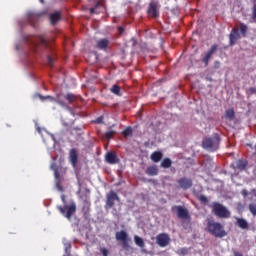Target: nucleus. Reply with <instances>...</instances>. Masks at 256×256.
<instances>
[{
	"label": "nucleus",
	"instance_id": "obj_26",
	"mask_svg": "<svg viewBox=\"0 0 256 256\" xmlns=\"http://www.w3.org/2000/svg\"><path fill=\"white\" fill-rule=\"evenodd\" d=\"M65 99L66 101H69V103H75V101H77V96L73 93H67Z\"/></svg>",
	"mask_w": 256,
	"mask_h": 256
},
{
	"label": "nucleus",
	"instance_id": "obj_32",
	"mask_svg": "<svg viewBox=\"0 0 256 256\" xmlns=\"http://www.w3.org/2000/svg\"><path fill=\"white\" fill-rule=\"evenodd\" d=\"M55 181H56V187L58 191H63V187L61 186V176H59L58 178H55Z\"/></svg>",
	"mask_w": 256,
	"mask_h": 256
},
{
	"label": "nucleus",
	"instance_id": "obj_45",
	"mask_svg": "<svg viewBox=\"0 0 256 256\" xmlns=\"http://www.w3.org/2000/svg\"><path fill=\"white\" fill-rule=\"evenodd\" d=\"M215 66H216V67H219V61H216V62H215Z\"/></svg>",
	"mask_w": 256,
	"mask_h": 256
},
{
	"label": "nucleus",
	"instance_id": "obj_7",
	"mask_svg": "<svg viewBox=\"0 0 256 256\" xmlns=\"http://www.w3.org/2000/svg\"><path fill=\"white\" fill-rule=\"evenodd\" d=\"M172 212L177 213L178 219H190L189 210L183 206H173Z\"/></svg>",
	"mask_w": 256,
	"mask_h": 256
},
{
	"label": "nucleus",
	"instance_id": "obj_40",
	"mask_svg": "<svg viewBox=\"0 0 256 256\" xmlns=\"http://www.w3.org/2000/svg\"><path fill=\"white\" fill-rule=\"evenodd\" d=\"M249 92H250L252 95H255V94H256V88H255V87L249 88Z\"/></svg>",
	"mask_w": 256,
	"mask_h": 256
},
{
	"label": "nucleus",
	"instance_id": "obj_22",
	"mask_svg": "<svg viewBox=\"0 0 256 256\" xmlns=\"http://www.w3.org/2000/svg\"><path fill=\"white\" fill-rule=\"evenodd\" d=\"M149 15H152V17H159V12L157 11V5L154 3H150L148 8Z\"/></svg>",
	"mask_w": 256,
	"mask_h": 256
},
{
	"label": "nucleus",
	"instance_id": "obj_21",
	"mask_svg": "<svg viewBox=\"0 0 256 256\" xmlns=\"http://www.w3.org/2000/svg\"><path fill=\"white\" fill-rule=\"evenodd\" d=\"M224 119H227L228 121H233L235 119V110L233 108H229L224 112Z\"/></svg>",
	"mask_w": 256,
	"mask_h": 256
},
{
	"label": "nucleus",
	"instance_id": "obj_43",
	"mask_svg": "<svg viewBox=\"0 0 256 256\" xmlns=\"http://www.w3.org/2000/svg\"><path fill=\"white\" fill-rule=\"evenodd\" d=\"M118 30H119L120 33H123V28L122 27H119Z\"/></svg>",
	"mask_w": 256,
	"mask_h": 256
},
{
	"label": "nucleus",
	"instance_id": "obj_14",
	"mask_svg": "<svg viewBox=\"0 0 256 256\" xmlns=\"http://www.w3.org/2000/svg\"><path fill=\"white\" fill-rule=\"evenodd\" d=\"M106 163H109L110 165H115L119 163V158L117 157V153L115 152H107L105 155Z\"/></svg>",
	"mask_w": 256,
	"mask_h": 256
},
{
	"label": "nucleus",
	"instance_id": "obj_23",
	"mask_svg": "<svg viewBox=\"0 0 256 256\" xmlns=\"http://www.w3.org/2000/svg\"><path fill=\"white\" fill-rule=\"evenodd\" d=\"M234 168L238 169V171H245V169H247V161L245 160L236 161V165L234 166Z\"/></svg>",
	"mask_w": 256,
	"mask_h": 256
},
{
	"label": "nucleus",
	"instance_id": "obj_41",
	"mask_svg": "<svg viewBox=\"0 0 256 256\" xmlns=\"http://www.w3.org/2000/svg\"><path fill=\"white\" fill-rule=\"evenodd\" d=\"M234 256H243V254H241L239 252H234Z\"/></svg>",
	"mask_w": 256,
	"mask_h": 256
},
{
	"label": "nucleus",
	"instance_id": "obj_15",
	"mask_svg": "<svg viewBox=\"0 0 256 256\" xmlns=\"http://www.w3.org/2000/svg\"><path fill=\"white\" fill-rule=\"evenodd\" d=\"M107 47H109V39L103 38L96 42V49H100V51H107Z\"/></svg>",
	"mask_w": 256,
	"mask_h": 256
},
{
	"label": "nucleus",
	"instance_id": "obj_27",
	"mask_svg": "<svg viewBox=\"0 0 256 256\" xmlns=\"http://www.w3.org/2000/svg\"><path fill=\"white\" fill-rule=\"evenodd\" d=\"M247 31H248L247 25L245 23H241L240 24V33H241L242 37H247Z\"/></svg>",
	"mask_w": 256,
	"mask_h": 256
},
{
	"label": "nucleus",
	"instance_id": "obj_42",
	"mask_svg": "<svg viewBox=\"0 0 256 256\" xmlns=\"http://www.w3.org/2000/svg\"><path fill=\"white\" fill-rule=\"evenodd\" d=\"M90 13H95V8H90Z\"/></svg>",
	"mask_w": 256,
	"mask_h": 256
},
{
	"label": "nucleus",
	"instance_id": "obj_30",
	"mask_svg": "<svg viewBox=\"0 0 256 256\" xmlns=\"http://www.w3.org/2000/svg\"><path fill=\"white\" fill-rule=\"evenodd\" d=\"M122 135H124V137H129V135H133V128H131V126L127 127L123 130Z\"/></svg>",
	"mask_w": 256,
	"mask_h": 256
},
{
	"label": "nucleus",
	"instance_id": "obj_44",
	"mask_svg": "<svg viewBox=\"0 0 256 256\" xmlns=\"http://www.w3.org/2000/svg\"><path fill=\"white\" fill-rule=\"evenodd\" d=\"M61 199H62L63 203H65V196L64 195L61 196Z\"/></svg>",
	"mask_w": 256,
	"mask_h": 256
},
{
	"label": "nucleus",
	"instance_id": "obj_4",
	"mask_svg": "<svg viewBox=\"0 0 256 256\" xmlns=\"http://www.w3.org/2000/svg\"><path fill=\"white\" fill-rule=\"evenodd\" d=\"M202 147L207 151H217L219 149V136L216 135L212 138H204Z\"/></svg>",
	"mask_w": 256,
	"mask_h": 256
},
{
	"label": "nucleus",
	"instance_id": "obj_47",
	"mask_svg": "<svg viewBox=\"0 0 256 256\" xmlns=\"http://www.w3.org/2000/svg\"><path fill=\"white\" fill-rule=\"evenodd\" d=\"M86 193H88V194L90 193V192H89V189H86Z\"/></svg>",
	"mask_w": 256,
	"mask_h": 256
},
{
	"label": "nucleus",
	"instance_id": "obj_25",
	"mask_svg": "<svg viewBox=\"0 0 256 256\" xmlns=\"http://www.w3.org/2000/svg\"><path fill=\"white\" fill-rule=\"evenodd\" d=\"M171 165H173V162L169 158H164L161 162V167H163V169H169Z\"/></svg>",
	"mask_w": 256,
	"mask_h": 256
},
{
	"label": "nucleus",
	"instance_id": "obj_6",
	"mask_svg": "<svg viewBox=\"0 0 256 256\" xmlns=\"http://www.w3.org/2000/svg\"><path fill=\"white\" fill-rule=\"evenodd\" d=\"M115 201H120L119 195H117L115 191H110L106 195L105 209H113V206L115 205Z\"/></svg>",
	"mask_w": 256,
	"mask_h": 256
},
{
	"label": "nucleus",
	"instance_id": "obj_10",
	"mask_svg": "<svg viewBox=\"0 0 256 256\" xmlns=\"http://www.w3.org/2000/svg\"><path fill=\"white\" fill-rule=\"evenodd\" d=\"M218 48L219 45L213 44L211 48L207 51L205 56L202 58V63H204L205 67L209 65V61L211 60V57H213V53H215Z\"/></svg>",
	"mask_w": 256,
	"mask_h": 256
},
{
	"label": "nucleus",
	"instance_id": "obj_19",
	"mask_svg": "<svg viewBox=\"0 0 256 256\" xmlns=\"http://www.w3.org/2000/svg\"><path fill=\"white\" fill-rule=\"evenodd\" d=\"M151 161H153V163H159V161H161V159H163V153L159 152V151H154L151 156H150Z\"/></svg>",
	"mask_w": 256,
	"mask_h": 256
},
{
	"label": "nucleus",
	"instance_id": "obj_1",
	"mask_svg": "<svg viewBox=\"0 0 256 256\" xmlns=\"http://www.w3.org/2000/svg\"><path fill=\"white\" fill-rule=\"evenodd\" d=\"M206 231L218 239L226 237L227 235V232L225 231V228L222 226V224L213 220L207 222Z\"/></svg>",
	"mask_w": 256,
	"mask_h": 256
},
{
	"label": "nucleus",
	"instance_id": "obj_13",
	"mask_svg": "<svg viewBox=\"0 0 256 256\" xmlns=\"http://www.w3.org/2000/svg\"><path fill=\"white\" fill-rule=\"evenodd\" d=\"M69 161L72 167H77V163H79V153L77 152V149L72 148L69 151Z\"/></svg>",
	"mask_w": 256,
	"mask_h": 256
},
{
	"label": "nucleus",
	"instance_id": "obj_24",
	"mask_svg": "<svg viewBox=\"0 0 256 256\" xmlns=\"http://www.w3.org/2000/svg\"><path fill=\"white\" fill-rule=\"evenodd\" d=\"M134 243L137 245V247H141V249L145 247V241H143V238L137 235L134 236Z\"/></svg>",
	"mask_w": 256,
	"mask_h": 256
},
{
	"label": "nucleus",
	"instance_id": "obj_39",
	"mask_svg": "<svg viewBox=\"0 0 256 256\" xmlns=\"http://www.w3.org/2000/svg\"><path fill=\"white\" fill-rule=\"evenodd\" d=\"M94 123H97L98 125H101V123H103V116H100V117L96 118Z\"/></svg>",
	"mask_w": 256,
	"mask_h": 256
},
{
	"label": "nucleus",
	"instance_id": "obj_48",
	"mask_svg": "<svg viewBox=\"0 0 256 256\" xmlns=\"http://www.w3.org/2000/svg\"><path fill=\"white\" fill-rule=\"evenodd\" d=\"M40 2H41V3H44V1H43V0H40Z\"/></svg>",
	"mask_w": 256,
	"mask_h": 256
},
{
	"label": "nucleus",
	"instance_id": "obj_5",
	"mask_svg": "<svg viewBox=\"0 0 256 256\" xmlns=\"http://www.w3.org/2000/svg\"><path fill=\"white\" fill-rule=\"evenodd\" d=\"M116 241L122 242V247L125 249V251H129L131 246L129 245V241H131V238H129V235L125 232V230H121L116 232L115 234Z\"/></svg>",
	"mask_w": 256,
	"mask_h": 256
},
{
	"label": "nucleus",
	"instance_id": "obj_20",
	"mask_svg": "<svg viewBox=\"0 0 256 256\" xmlns=\"http://www.w3.org/2000/svg\"><path fill=\"white\" fill-rule=\"evenodd\" d=\"M236 225L240 229H249V223L243 218H236Z\"/></svg>",
	"mask_w": 256,
	"mask_h": 256
},
{
	"label": "nucleus",
	"instance_id": "obj_2",
	"mask_svg": "<svg viewBox=\"0 0 256 256\" xmlns=\"http://www.w3.org/2000/svg\"><path fill=\"white\" fill-rule=\"evenodd\" d=\"M210 207L212 209V213L220 219H229V217H231V211L219 202H212Z\"/></svg>",
	"mask_w": 256,
	"mask_h": 256
},
{
	"label": "nucleus",
	"instance_id": "obj_37",
	"mask_svg": "<svg viewBox=\"0 0 256 256\" xmlns=\"http://www.w3.org/2000/svg\"><path fill=\"white\" fill-rule=\"evenodd\" d=\"M199 201H201V203H207L208 199H207V196L205 195H200L198 197Z\"/></svg>",
	"mask_w": 256,
	"mask_h": 256
},
{
	"label": "nucleus",
	"instance_id": "obj_8",
	"mask_svg": "<svg viewBox=\"0 0 256 256\" xmlns=\"http://www.w3.org/2000/svg\"><path fill=\"white\" fill-rule=\"evenodd\" d=\"M156 243L159 247H167L171 243V238L169 234L161 233L156 236Z\"/></svg>",
	"mask_w": 256,
	"mask_h": 256
},
{
	"label": "nucleus",
	"instance_id": "obj_12",
	"mask_svg": "<svg viewBox=\"0 0 256 256\" xmlns=\"http://www.w3.org/2000/svg\"><path fill=\"white\" fill-rule=\"evenodd\" d=\"M84 219H89V217L91 216V201H89L87 199V196L85 197L84 201H83V205H82V210H81Z\"/></svg>",
	"mask_w": 256,
	"mask_h": 256
},
{
	"label": "nucleus",
	"instance_id": "obj_33",
	"mask_svg": "<svg viewBox=\"0 0 256 256\" xmlns=\"http://www.w3.org/2000/svg\"><path fill=\"white\" fill-rule=\"evenodd\" d=\"M38 41H39L40 45H43L44 47H47L48 42H47V39H46L45 37L40 36V37L38 38Z\"/></svg>",
	"mask_w": 256,
	"mask_h": 256
},
{
	"label": "nucleus",
	"instance_id": "obj_35",
	"mask_svg": "<svg viewBox=\"0 0 256 256\" xmlns=\"http://www.w3.org/2000/svg\"><path fill=\"white\" fill-rule=\"evenodd\" d=\"M252 19H253L254 23H256V4H254V6L252 8Z\"/></svg>",
	"mask_w": 256,
	"mask_h": 256
},
{
	"label": "nucleus",
	"instance_id": "obj_36",
	"mask_svg": "<svg viewBox=\"0 0 256 256\" xmlns=\"http://www.w3.org/2000/svg\"><path fill=\"white\" fill-rule=\"evenodd\" d=\"M47 61H48L49 67H53V63L55 62V59H53V57L51 56H47Z\"/></svg>",
	"mask_w": 256,
	"mask_h": 256
},
{
	"label": "nucleus",
	"instance_id": "obj_3",
	"mask_svg": "<svg viewBox=\"0 0 256 256\" xmlns=\"http://www.w3.org/2000/svg\"><path fill=\"white\" fill-rule=\"evenodd\" d=\"M58 211L65 217L68 221H71V218L75 213H77V204L75 202L70 203V205L57 206Z\"/></svg>",
	"mask_w": 256,
	"mask_h": 256
},
{
	"label": "nucleus",
	"instance_id": "obj_28",
	"mask_svg": "<svg viewBox=\"0 0 256 256\" xmlns=\"http://www.w3.org/2000/svg\"><path fill=\"white\" fill-rule=\"evenodd\" d=\"M50 167H51L52 171H54L55 179H59V176H61V174H59V169L57 168V164L52 163Z\"/></svg>",
	"mask_w": 256,
	"mask_h": 256
},
{
	"label": "nucleus",
	"instance_id": "obj_11",
	"mask_svg": "<svg viewBox=\"0 0 256 256\" xmlns=\"http://www.w3.org/2000/svg\"><path fill=\"white\" fill-rule=\"evenodd\" d=\"M177 183L184 191H187V189H191V187H193V180L191 178L182 177L178 179Z\"/></svg>",
	"mask_w": 256,
	"mask_h": 256
},
{
	"label": "nucleus",
	"instance_id": "obj_38",
	"mask_svg": "<svg viewBox=\"0 0 256 256\" xmlns=\"http://www.w3.org/2000/svg\"><path fill=\"white\" fill-rule=\"evenodd\" d=\"M100 251L103 256H109V250L107 248H101Z\"/></svg>",
	"mask_w": 256,
	"mask_h": 256
},
{
	"label": "nucleus",
	"instance_id": "obj_34",
	"mask_svg": "<svg viewBox=\"0 0 256 256\" xmlns=\"http://www.w3.org/2000/svg\"><path fill=\"white\" fill-rule=\"evenodd\" d=\"M115 135V131L110 130L105 133L106 139H113V136Z\"/></svg>",
	"mask_w": 256,
	"mask_h": 256
},
{
	"label": "nucleus",
	"instance_id": "obj_17",
	"mask_svg": "<svg viewBox=\"0 0 256 256\" xmlns=\"http://www.w3.org/2000/svg\"><path fill=\"white\" fill-rule=\"evenodd\" d=\"M145 173L150 177H155L156 175H159V168L156 165L149 166L147 167Z\"/></svg>",
	"mask_w": 256,
	"mask_h": 256
},
{
	"label": "nucleus",
	"instance_id": "obj_29",
	"mask_svg": "<svg viewBox=\"0 0 256 256\" xmlns=\"http://www.w3.org/2000/svg\"><path fill=\"white\" fill-rule=\"evenodd\" d=\"M111 93H113L114 95H119V93H121V87H119V85L114 84L111 88H110Z\"/></svg>",
	"mask_w": 256,
	"mask_h": 256
},
{
	"label": "nucleus",
	"instance_id": "obj_18",
	"mask_svg": "<svg viewBox=\"0 0 256 256\" xmlns=\"http://www.w3.org/2000/svg\"><path fill=\"white\" fill-rule=\"evenodd\" d=\"M60 20H61V13L55 12L50 14L51 25H57V23H59Z\"/></svg>",
	"mask_w": 256,
	"mask_h": 256
},
{
	"label": "nucleus",
	"instance_id": "obj_31",
	"mask_svg": "<svg viewBox=\"0 0 256 256\" xmlns=\"http://www.w3.org/2000/svg\"><path fill=\"white\" fill-rule=\"evenodd\" d=\"M250 213L256 217V203H250L248 206Z\"/></svg>",
	"mask_w": 256,
	"mask_h": 256
},
{
	"label": "nucleus",
	"instance_id": "obj_16",
	"mask_svg": "<svg viewBox=\"0 0 256 256\" xmlns=\"http://www.w3.org/2000/svg\"><path fill=\"white\" fill-rule=\"evenodd\" d=\"M40 99H41V101H45V99H50V101H56V103H58V105H61V107H67V104L65 103V101L61 100V95H58L57 99H55L49 95L46 97L40 95Z\"/></svg>",
	"mask_w": 256,
	"mask_h": 256
},
{
	"label": "nucleus",
	"instance_id": "obj_46",
	"mask_svg": "<svg viewBox=\"0 0 256 256\" xmlns=\"http://www.w3.org/2000/svg\"><path fill=\"white\" fill-rule=\"evenodd\" d=\"M96 7H99V2L96 3Z\"/></svg>",
	"mask_w": 256,
	"mask_h": 256
},
{
	"label": "nucleus",
	"instance_id": "obj_9",
	"mask_svg": "<svg viewBox=\"0 0 256 256\" xmlns=\"http://www.w3.org/2000/svg\"><path fill=\"white\" fill-rule=\"evenodd\" d=\"M239 39H241L239 28L234 27L229 34V45L233 47V45L237 44V41H239Z\"/></svg>",
	"mask_w": 256,
	"mask_h": 256
}]
</instances>
